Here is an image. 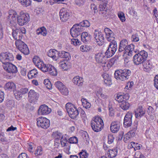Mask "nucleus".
<instances>
[{"label":"nucleus","mask_w":158,"mask_h":158,"mask_svg":"<svg viewBox=\"0 0 158 158\" xmlns=\"http://www.w3.org/2000/svg\"><path fill=\"white\" fill-rule=\"evenodd\" d=\"M135 46L133 44L128 45L127 40L125 39L122 40L120 42L118 51L119 52H127L128 56H132L135 51L134 50Z\"/></svg>","instance_id":"nucleus-1"},{"label":"nucleus","mask_w":158,"mask_h":158,"mask_svg":"<svg viewBox=\"0 0 158 158\" xmlns=\"http://www.w3.org/2000/svg\"><path fill=\"white\" fill-rule=\"evenodd\" d=\"M131 74V71L130 70L120 69L115 71L114 76L117 80L124 81L128 79Z\"/></svg>","instance_id":"nucleus-2"},{"label":"nucleus","mask_w":158,"mask_h":158,"mask_svg":"<svg viewBox=\"0 0 158 158\" xmlns=\"http://www.w3.org/2000/svg\"><path fill=\"white\" fill-rule=\"evenodd\" d=\"M148 56L147 52L144 50L141 51L134 56L133 59V62L136 65L143 64L146 60Z\"/></svg>","instance_id":"nucleus-3"},{"label":"nucleus","mask_w":158,"mask_h":158,"mask_svg":"<svg viewBox=\"0 0 158 158\" xmlns=\"http://www.w3.org/2000/svg\"><path fill=\"white\" fill-rule=\"evenodd\" d=\"M66 108L69 116L73 119L76 118L78 115V108L71 103H68L66 105Z\"/></svg>","instance_id":"nucleus-4"},{"label":"nucleus","mask_w":158,"mask_h":158,"mask_svg":"<svg viewBox=\"0 0 158 158\" xmlns=\"http://www.w3.org/2000/svg\"><path fill=\"white\" fill-rule=\"evenodd\" d=\"M91 124L92 129L97 132L101 131L104 126L102 120L98 117H95L94 119L92 121Z\"/></svg>","instance_id":"nucleus-5"},{"label":"nucleus","mask_w":158,"mask_h":158,"mask_svg":"<svg viewBox=\"0 0 158 158\" xmlns=\"http://www.w3.org/2000/svg\"><path fill=\"white\" fill-rule=\"evenodd\" d=\"M14 59L13 55L9 52L2 53L0 55V60L4 64L10 63Z\"/></svg>","instance_id":"nucleus-6"},{"label":"nucleus","mask_w":158,"mask_h":158,"mask_svg":"<svg viewBox=\"0 0 158 158\" xmlns=\"http://www.w3.org/2000/svg\"><path fill=\"white\" fill-rule=\"evenodd\" d=\"M28 14L21 12L17 18V22L19 25L22 26L26 24L30 20Z\"/></svg>","instance_id":"nucleus-7"},{"label":"nucleus","mask_w":158,"mask_h":158,"mask_svg":"<svg viewBox=\"0 0 158 158\" xmlns=\"http://www.w3.org/2000/svg\"><path fill=\"white\" fill-rule=\"evenodd\" d=\"M15 44L17 48L24 55H28L29 51L27 45L21 40H16Z\"/></svg>","instance_id":"nucleus-8"},{"label":"nucleus","mask_w":158,"mask_h":158,"mask_svg":"<svg viewBox=\"0 0 158 158\" xmlns=\"http://www.w3.org/2000/svg\"><path fill=\"white\" fill-rule=\"evenodd\" d=\"M37 124L39 127L46 129L50 126V121L46 118L41 117L37 119Z\"/></svg>","instance_id":"nucleus-9"},{"label":"nucleus","mask_w":158,"mask_h":158,"mask_svg":"<svg viewBox=\"0 0 158 158\" xmlns=\"http://www.w3.org/2000/svg\"><path fill=\"white\" fill-rule=\"evenodd\" d=\"M81 28L80 25L78 24L74 25L70 31L72 36L73 37L76 38L80 35L83 31V29Z\"/></svg>","instance_id":"nucleus-10"},{"label":"nucleus","mask_w":158,"mask_h":158,"mask_svg":"<svg viewBox=\"0 0 158 158\" xmlns=\"http://www.w3.org/2000/svg\"><path fill=\"white\" fill-rule=\"evenodd\" d=\"M94 37L96 42L99 45H102L104 43V38L102 32L97 30H95L94 32Z\"/></svg>","instance_id":"nucleus-11"},{"label":"nucleus","mask_w":158,"mask_h":158,"mask_svg":"<svg viewBox=\"0 0 158 158\" xmlns=\"http://www.w3.org/2000/svg\"><path fill=\"white\" fill-rule=\"evenodd\" d=\"M3 67L4 69L8 73H15L18 71L17 67L11 63L6 64H4Z\"/></svg>","instance_id":"nucleus-12"},{"label":"nucleus","mask_w":158,"mask_h":158,"mask_svg":"<svg viewBox=\"0 0 158 158\" xmlns=\"http://www.w3.org/2000/svg\"><path fill=\"white\" fill-rule=\"evenodd\" d=\"M70 12L63 8L60 11V16L61 20L63 22H65L69 18Z\"/></svg>","instance_id":"nucleus-13"},{"label":"nucleus","mask_w":158,"mask_h":158,"mask_svg":"<svg viewBox=\"0 0 158 158\" xmlns=\"http://www.w3.org/2000/svg\"><path fill=\"white\" fill-rule=\"evenodd\" d=\"M51 111V109L45 105L40 106L38 110V114L39 115H45L50 113Z\"/></svg>","instance_id":"nucleus-14"},{"label":"nucleus","mask_w":158,"mask_h":158,"mask_svg":"<svg viewBox=\"0 0 158 158\" xmlns=\"http://www.w3.org/2000/svg\"><path fill=\"white\" fill-rule=\"evenodd\" d=\"M106 34V38L107 40L110 42L115 41L114 35L113 31L110 29L106 28L104 29Z\"/></svg>","instance_id":"nucleus-15"},{"label":"nucleus","mask_w":158,"mask_h":158,"mask_svg":"<svg viewBox=\"0 0 158 158\" xmlns=\"http://www.w3.org/2000/svg\"><path fill=\"white\" fill-rule=\"evenodd\" d=\"M94 58L95 61L98 63L105 64V59L104 54L98 52L95 54Z\"/></svg>","instance_id":"nucleus-16"},{"label":"nucleus","mask_w":158,"mask_h":158,"mask_svg":"<svg viewBox=\"0 0 158 158\" xmlns=\"http://www.w3.org/2000/svg\"><path fill=\"white\" fill-rule=\"evenodd\" d=\"M132 117V113L131 112H128L126 114L124 118L123 123L125 127H128L131 125Z\"/></svg>","instance_id":"nucleus-17"},{"label":"nucleus","mask_w":158,"mask_h":158,"mask_svg":"<svg viewBox=\"0 0 158 158\" xmlns=\"http://www.w3.org/2000/svg\"><path fill=\"white\" fill-rule=\"evenodd\" d=\"M135 118H139L145 114V111L144 110L142 106H139L135 111Z\"/></svg>","instance_id":"nucleus-18"},{"label":"nucleus","mask_w":158,"mask_h":158,"mask_svg":"<svg viewBox=\"0 0 158 158\" xmlns=\"http://www.w3.org/2000/svg\"><path fill=\"white\" fill-rule=\"evenodd\" d=\"M120 126L119 122L116 121L112 122L110 127L111 131L113 133L117 132L119 129Z\"/></svg>","instance_id":"nucleus-19"},{"label":"nucleus","mask_w":158,"mask_h":158,"mask_svg":"<svg viewBox=\"0 0 158 158\" xmlns=\"http://www.w3.org/2000/svg\"><path fill=\"white\" fill-rule=\"evenodd\" d=\"M12 35L13 38L17 40H21L22 38V34L20 33L19 29H16L15 30H13Z\"/></svg>","instance_id":"nucleus-20"},{"label":"nucleus","mask_w":158,"mask_h":158,"mask_svg":"<svg viewBox=\"0 0 158 158\" xmlns=\"http://www.w3.org/2000/svg\"><path fill=\"white\" fill-rule=\"evenodd\" d=\"M28 96L31 100H37L39 97V94L34 90L31 89L28 93Z\"/></svg>","instance_id":"nucleus-21"},{"label":"nucleus","mask_w":158,"mask_h":158,"mask_svg":"<svg viewBox=\"0 0 158 158\" xmlns=\"http://www.w3.org/2000/svg\"><path fill=\"white\" fill-rule=\"evenodd\" d=\"M81 41L85 43L87 41H90L91 39V36L87 32H85L82 33L81 35Z\"/></svg>","instance_id":"nucleus-22"},{"label":"nucleus","mask_w":158,"mask_h":158,"mask_svg":"<svg viewBox=\"0 0 158 158\" xmlns=\"http://www.w3.org/2000/svg\"><path fill=\"white\" fill-rule=\"evenodd\" d=\"M143 68L145 71L149 72L150 69L152 68V62L150 60L145 61L143 64Z\"/></svg>","instance_id":"nucleus-23"},{"label":"nucleus","mask_w":158,"mask_h":158,"mask_svg":"<svg viewBox=\"0 0 158 158\" xmlns=\"http://www.w3.org/2000/svg\"><path fill=\"white\" fill-rule=\"evenodd\" d=\"M102 76L104 79V83L106 85L109 86L112 84L110 77L108 74L104 73L102 74Z\"/></svg>","instance_id":"nucleus-24"},{"label":"nucleus","mask_w":158,"mask_h":158,"mask_svg":"<svg viewBox=\"0 0 158 158\" xmlns=\"http://www.w3.org/2000/svg\"><path fill=\"white\" fill-rule=\"evenodd\" d=\"M58 52L56 50L53 49L50 50L47 53L48 56L52 58L53 60H57L56 55H58Z\"/></svg>","instance_id":"nucleus-25"},{"label":"nucleus","mask_w":158,"mask_h":158,"mask_svg":"<svg viewBox=\"0 0 158 158\" xmlns=\"http://www.w3.org/2000/svg\"><path fill=\"white\" fill-rule=\"evenodd\" d=\"M52 137L54 138H67L68 137L66 134L62 135V134L58 131L53 132L52 135Z\"/></svg>","instance_id":"nucleus-26"},{"label":"nucleus","mask_w":158,"mask_h":158,"mask_svg":"<svg viewBox=\"0 0 158 158\" xmlns=\"http://www.w3.org/2000/svg\"><path fill=\"white\" fill-rule=\"evenodd\" d=\"M83 81L82 78L79 76L74 77L73 80V83L79 86H81L83 85Z\"/></svg>","instance_id":"nucleus-27"},{"label":"nucleus","mask_w":158,"mask_h":158,"mask_svg":"<svg viewBox=\"0 0 158 158\" xmlns=\"http://www.w3.org/2000/svg\"><path fill=\"white\" fill-rule=\"evenodd\" d=\"M18 15L16 11L12 10H11L9 11V15L8 16L7 19L8 20H15L18 18Z\"/></svg>","instance_id":"nucleus-28"},{"label":"nucleus","mask_w":158,"mask_h":158,"mask_svg":"<svg viewBox=\"0 0 158 158\" xmlns=\"http://www.w3.org/2000/svg\"><path fill=\"white\" fill-rule=\"evenodd\" d=\"M34 64L39 69L42 66V64L41 63H43V62L40 60L39 57L37 56H35L32 60Z\"/></svg>","instance_id":"nucleus-29"},{"label":"nucleus","mask_w":158,"mask_h":158,"mask_svg":"<svg viewBox=\"0 0 158 158\" xmlns=\"http://www.w3.org/2000/svg\"><path fill=\"white\" fill-rule=\"evenodd\" d=\"M41 63L42 64V66H41L40 69L43 72H49L52 65L50 64H45L44 63Z\"/></svg>","instance_id":"nucleus-30"},{"label":"nucleus","mask_w":158,"mask_h":158,"mask_svg":"<svg viewBox=\"0 0 158 158\" xmlns=\"http://www.w3.org/2000/svg\"><path fill=\"white\" fill-rule=\"evenodd\" d=\"M47 33V31L44 27L38 28L36 30V34L38 35H41L43 36H45Z\"/></svg>","instance_id":"nucleus-31"},{"label":"nucleus","mask_w":158,"mask_h":158,"mask_svg":"<svg viewBox=\"0 0 158 158\" xmlns=\"http://www.w3.org/2000/svg\"><path fill=\"white\" fill-rule=\"evenodd\" d=\"M5 88L10 91H14L15 88V85L13 82H9L5 85Z\"/></svg>","instance_id":"nucleus-32"},{"label":"nucleus","mask_w":158,"mask_h":158,"mask_svg":"<svg viewBox=\"0 0 158 158\" xmlns=\"http://www.w3.org/2000/svg\"><path fill=\"white\" fill-rule=\"evenodd\" d=\"M58 56L61 58H68V60L70 58V55L69 53L68 52L62 51L61 52H58Z\"/></svg>","instance_id":"nucleus-33"},{"label":"nucleus","mask_w":158,"mask_h":158,"mask_svg":"<svg viewBox=\"0 0 158 158\" xmlns=\"http://www.w3.org/2000/svg\"><path fill=\"white\" fill-rule=\"evenodd\" d=\"M38 72L36 69H33L30 71L28 74V78L29 79H32L35 78L37 76Z\"/></svg>","instance_id":"nucleus-34"},{"label":"nucleus","mask_w":158,"mask_h":158,"mask_svg":"<svg viewBox=\"0 0 158 158\" xmlns=\"http://www.w3.org/2000/svg\"><path fill=\"white\" fill-rule=\"evenodd\" d=\"M130 103L127 101H123L122 102V103L120 104V107L123 110H127L130 107Z\"/></svg>","instance_id":"nucleus-35"},{"label":"nucleus","mask_w":158,"mask_h":158,"mask_svg":"<svg viewBox=\"0 0 158 158\" xmlns=\"http://www.w3.org/2000/svg\"><path fill=\"white\" fill-rule=\"evenodd\" d=\"M117 154V150L115 149L109 150L108 157L109 158H113L116 156Z\"/></svg>","instance_id":"nucleus-36"},{"label":"nucleus","mask_w":158,"mask_h":158,"mask_svg":"<svg viewBox=\"0 0 158 158\" xmlns=\"http://www.w3.org/2000/svg\"><path fill=\"white\" fill-rule=\"evenodd\" d=\"M115 52L114 50L108 48L105 52V55L107 57H110L113 56Z\"/></svg>","instance_id":"nucleus-37"},{"label":"nucleus","mask_w":158,"mask_h":158,"mask_svg":"<svg viewBox=\"0 0 158 158\" xmlns=\"http://www.w3.org/2000/svg\"><path fill=\"white\" fill-rule=\"evenodd\" d=\"M78 24L80 25L82 29H83V27H89L90 26V23L87 20H84Z\"/></svg>","instance_id":"nucleus-38"},{"label":"nucleus","mask_w":158,"mask_h":158,"mask_svg":"<svg viewBox=\"0 0 158 158\" xmlns=\"http://www.w3.org/2000/svg\"><path fill=\"white\" fill-rule=\"evenodd\" d=\"M108 48L112 49L116 52L117 48V45L116 41H113L110 43Z\"/></svg>","instance_id":"nucleus-39"},{"label":"nucleus","mask_w":158,"mask_h":158,"mask_svg":"<svg viewBox=\"0 0 158 158\" xmlns=\"http://www.w3.org/2000/svg\"><path fill=\"white\" fill-rule=\"evenodd\" d=\"M68 62L67 61H63L60 62V66L61 68L64 70H67L68 69Z\"/></svg>","instance_id":"nucleus-40"},{"label":"nucleus","mask_w":158,"mask_h":158,"mask_svg":"<svg viewBox=\"0 0 158 158\" xmlns=\"http://www.w3.org/2000/svg\"><path fill=\"white\" fill-rule=\"evenodd\" d=\"M19 2L24 6L27 7L31 4L30 0H19Z\"/></svg>","instance_id":"nucleus-41"},{"label":"nucleus","mask_w":158,"mask_h":158,"mask_svg":"<svg viewBox=\"0 0 158 158\" xmlns=\"http://www.w3.org/2000/svg\"><path fill=\"white\" fill-rule=\"evenodd\" d=\"M83 106L86 108L88 109L91 106L90 104L87 101L86 99L84 98H82L81 99Z\"/></svg>","instance_id":"nucleus-42"},{"label":"nucleus","mask_w":158,"mask_h":158,"mask_svg":"<svg viewBox=\"0 0 158 158\" xmlns=\"http://www.w3.org/2000/svg\"><path fill=\"white\" fill-rule=\"evenodd\" d=\"M91 49L90 47L88 46L84 45H82L80 48V50L82 52H87Z\"/></svg>","instance_id":"nucleus-43"},{"label":"nucleus","mask_w":158,"mask_h":158,"mask_svg":"<svg viewBox=\"0 0 158 158\" xmlns=\"http://www.w3.org/2000/svg\"><path fill=\"white\" fill-rule=\"evenodd\" d=\"M43 153L42 148L40 146L38 147L35 151V154L36 156L41 155Z\"/></svg>","instance_id":"nucleus-44"},{"label":"nucleus","mask_w":158,"mask_h":158,"mask_svg":"<svg viewBox=\"0 0 158 158\" xmlns=\"http://www.w3.org/2000/svg\"><path fill=\"white\" fill-rule=\"evenodd\" d=\"M59 91L62 94L64 95H67L69 93L68 88L65 86Z\"/></svg>","instance_id":"nucleus-45"},{"label":"nucleus","mask_w":158,"mask_h":158,"mask_svg":"<svg viewBox=\"0 0 158 158\" xmlns=\"http://www.w3.org/2000/svg\"><path fill=\"white\" fill-rule=\"evenodd\" d=\"M56 87L60 90L62 88H63L65 85L63 83L60 81H57L55 83V84Z\"/></svg>","instance_id":"nucleus-46"},{"label":"nucleus","mask_w":158,"mask_h":158,"mask_svg":"<svg viewBox=\"0 0 158 158\" xmlns=\"http://www.w3.org/2000/svg\"><path fill=\"white\" fill-rule=\"evenodd\" d=\"M89 154L85 150L82 151L79 153L80 158H87Z\"/></svg>","instance_id":"nucleus-47"},{"label":"nucleus","mask_w":158,"mask_h":158,"mask_svg":"<svg viewBox=\"0 0 158 158\" xmlns=\"http://www.w3.org/2000/svg\"><path fill=\"white\" fill-rule=\"evenodd\" d=\"M118 16L122 22L125 21L126 19L124 14L122 12H119L118 14Z\"/></svg>","instance_id":"nucleus-48"},{"label":"nucleus","mask_w":158,"mask_h":158,"mask_svg":"<svg viewBox=\"0 0 158 158\" xmlns=\"http://www.w3.org/2000/svg\"><path fill=\"white\" fill-rule=\"evenodd\" d=\"M71 44L75 46H79L81 44V42L77 39H73L71 40Z\"/></svg>","instance_id":"nucleus-49"},{"label":"nucleus","mask_w":158,"mask_h":158,"mask_svg":"<svg viewBox=\"0 0 158 158\" xmlns=\"http://www.w3.org/2000/svg\"><path fill=\"white\" fill-rule=\"evenodd\" d=\"M50 75L52 76H56L57 74V72L56 69L54 66L52 65L51 69L49 72Z\"/></svg>","instance_id":"nucleus-50"},{"label":"nucleus","mask_w":158,"mask_h":158,"mask_svg":"<svg viewBox=\"0 0 158 158\" xmlns=\"http://www.w3.org/2000/svg\"><path fill=\"white\" fill-rule=\"evenodd\" d=\"M14 94L16 99L17 100H19L22 97V94L20 93V91H14Z\"/></svg>","instance_id":"nucleus-51"},{"label":"nucleus","mask_w":158,"mask_h":158,"mask_svg":"<svg viewBox=\"0 0 158 158\" xmlns=\"http://www.w3.org/2000/svg\"><path fill=\"white\" fill-rule=\"evenodd\" d=\"M115 99L118 102H120L121 103H122V102L124 101V100H123L124 96H123V95H120L119 94H118L117 95V96L115 98Z\"/></svg>","instance_id":"nucleus-52"},{"label":"nucleus","mask_w":158,"mask_h":158,"mask_svg":"<svg viewBox=\"0 0 158 158\" xmlns=\"http://www.w3.org/2000/svg\"><path fill=\"white\" fill-rule=\"evenodd\" d=\"M85 0H75V3L78 6H81L83 5L85 3Z\"/></svg>","instance_id":"nucleus-53"},{"label":"nucleus","mask_w":158,"mask_h":158,"mask_svg":"<svg viewBox=\"0 0 158 158\" xmlns=\"http://www.w3.org/2000/svg\"><path fill=\"white\" fill-rule=\"evenodd\" d=\"M106 5L105 4H101L99 6V12L103 11L106 10H107L106 8Z\"/></svg>","instance_id":"nucleus-54"},{"label":"nucleus","mask_w":158,"mask_h":158,"mask_svg":"<svg viewBox=\"0 0 158 158\" xmlns=\"http://www.w3.org/2000/svg\"><path fill=\"white\" fill-rule=\"evenodd\" d=\"M80 135L82 138H89V135L87 132L86 131H81L80 132Z\"/></svg>","instance_id":"nucleus-55"},{"label":"nucleus","mask_w":158,"mask_h":158,"mask_svg":"<svg viewBox=\"0 0 158 158\" xmlns=\"http://www.w3.org/2000/svg\"><path fill=\"white\" fill-rule=\"evenodd\" d=\"M154 81L155 87L158 89V74L154 77Z\"/></svg>","instance_id":"nucleus-56"},{"label":"nucleus","mask_w":158,"mask_h":158,"mask_svg":"<svg viewBox=\"0 0 158 158\" xmlns=\"http://www.w3.org/2000/svg\"><path fill=\"white\" fill-rule=\"evenodd\" d=\"M10 25L11 27H15L17 25L16 19H10Z\"/></svg>","instance_id":"nucleus-57"},{"label":"nucleus","mask_w":158,"mask_h":158,"mask_svg":"<svg viewBox=\"0 0 158 158\" xmlns=\"http://www.w3.org/2000/svg\"><path fill=\"white\" fill-rule=\"evenodd\" d=\"M135 158H145L143 155L139 152H137L135 155Z\"/></svg>","instance_id":"nucleus-58"},{"label":"nucleus","mask_w":158,"mask_h":158,"mask_svg":"<svg viewBox=\"0 0 158 158\" xmlns=\"http://www.w3.org/2000/svg\"><path fill=\"white\" fill-rule=\"evenodd\" d=\"M19 91L22 94H24L28 93V89L26 88H23L20 89Z\"/></svg>","instance_id":"nucleus-59"},{"label":"nucleus","mask_w":158,"mask_h":158,"mask_svg":"<svg viewBox=\"0 0 158 158\" xmlns=\"http://www.w3.org/2000/svg\"><path fill=\"white\" fill-rule=\"evenodd\" d=\"M78 114L80 113V115L82 118H84L86 117V114L85 111L81 108H78Z\"/></svg>","instance_id":"nucleus-60"},{"label":"nucleus","mask_w":158,"mask_h":158,"mask_svg":"<svg viewBox=\"0 0 158 158\" xmlns=\"http://www.w3.org/2000/svg\"><path fill=\"white\" fill-rule=\"evenodd\" d=\"M28 150L30 152H32L33 147L34 146V144L32 143H27Z\"/></svg>","instance_id":"nucleus-61"},{"label":"nucleus","mask_w":158,"mask_h":158,"mask_svg":"<svg viewBox=\"0 0 158 158\" xmlns=\"http://www.w3.org/2000/svg\"><path fill=\"white\" fill-rule=\"evenodd\" d=\"M18 158H29V157L26 153H22L19 156Z\"/></svg>","instance_id":"nucleus-62"},{"label":"nucleus","mask_w":158,"mask_h":158,"mask_svg":"<svg viewBox=\"0 0 158 158\" xmlns=\"http://www.w3.org/2000/svg\"><path fill=\"white\" fill-rule=\"evenodd\" d=\"M91 9L92 10H94V13L98 12L97 7L94 4H91Z\"/></svg>","instance_id":"nucleus-63"},{"label":"nucleus","mask_w":158,"mask_h":158,"mask_svg":"<svg viewBox=\"0 0 158 158\" xmlns=\"http://www.w3.org/2000/svg\"><path fill=\"white\" fill-rule=\"evenodd\" d=\"M131 38L132 41L134 42H138L139 40L138 35L136 34L132 35Z\"/></svg>","instance_id":"nucleus-64"}]
</instances>
